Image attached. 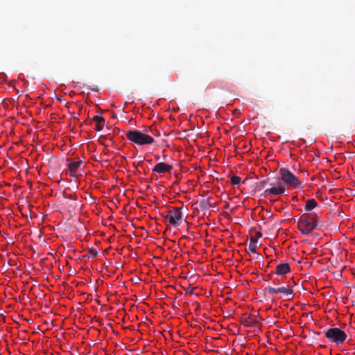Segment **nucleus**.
Listing matches in <instances>:
<instances>
[{
    "mask_svg": "<svg viewBox=\"0 0 355 355\" xmlns=\"http://www.w3.org/2000/svg\"><path fill=\"white\" fill-rule=\"evenodd\" d=\"M318 216L316 214H304L297 221L299 230L304 235H308L312 230L317 228Z\"/></svg>",
    "mask_w": 355,
    "mask_h": 355,
    "instance_id": "1",
    "label": "nucleus"
},
{
    "mask_svg": "<svg viewBox=\"0 0 355 355\" xmlns=\"http://www.w3.org/2000/svg\"><path fill=\"white\" fill-rule=\"evenodd\" d=\"M125 136L129 141L140 146L149 145L154 142L153 137L139 130H128L125 132Z\"/></svg>",
    "mask_w": 355,
    "mask_h": 355,
    "instance_id": "2",
    "label": "nucleus"
},
{
    "mask_svg": "<svg viewBox=\"0 0 355 355\" xmlns=\"http://www.w3.org/2000/svg\"><path fill=\"white\" fill-rule=\"evenodd\" d=\"M324 334L331 342L337 345L344 343L347 337L346 333L338 327L330 328Z\"/></svg>",
    "mask_w": 355,
    "mask_h": 355,
    "instance_id": "3",
    "label": "nucleus"
},
{
    "mask_svg": "<svg viewBox=\"0 0 355 355\" xmlns=\"http://www.w3.org/2000/svg\"><path fill=\"white\" fill-rule=\"evenodd\" d=\"M279 174L281 175V180L293 188L297 187L301 184V182L298 180L297 176L287 168H281L279 169Z\"/></svg>",
    "mask_w": 355,
    "mask_h": 355,
    "instance_id": "4",
    "label": "nucleus"
},
{
    "mask_svg": "<svg viewBox=\"0 0 355 355\" xmlns=\"http://www.w3.org/2000/svg\"><path fill=\"white\" fill-rule=\"evenodd\" d=\"M268 292L270 295L275 294H282L287 300H291L293 296V291L288 286H283L281 287L275 288L274 286L268 285L266 287Z\"/></svg>",
    "mask_w": 355,
    "mask_h": 355,
    "instance_id": "5",
    "label": "nucleus"
},
{
    "mask_svg": "<svg viewBox=\"0 0 355 355\" xmlns=\"http://www.w3.org/2000/svg\"><path fill=\"white\" fill-rule=\"evenodd\" d=\"M162 215L165 218L168 219L169 223L173 226H176L182 217L181 209L178 207H173L166 214Z\"/></svg>",
    "mask_w": 355,
    "mask_h": 355,
    "instance_id": "6",
    "label": "nucleus"
},
{
    "mask_svg": "<svg viewBox=\"0 0 355 355\" xmlns=\"http://www.w3.org/2000/svg\"><path fill=\"white\" fill-rule=\"evenodd\" d=\"M172 168V165L166 164L164 162H159L154 166L153 171L157 173H170Z\"/></svg>",
    "mask_w": 355,
    "mask_h": 355,
    "instance_id": "7",
    "label": "nucleus"
},
{
    "mask_svg": "<svg viewBox=\"0 0 355 355\" xmlns=\"http://www.w3.org/2000/svg\"><path fill=\"white\" fill-rule=\"evenodd\" d=\"M285 191V188L283 186L279 185L278 187H274L270 189H268L265 191V194L270 196L276 195H281Z\"/></svg>",
    "mask_w": 355,
    "mask_h": 355,
    "instance_id": "8",
    "label": "nucleus"
},
{
    "mask_svg": "<svg viewBox=\"0 0 355 355\" xmlns=\"http://www.w3.org/2000/svg\"><path fill=\"white\" fill-rule=\"evenodd\" d=\"M82 164L83 162L80 160L69 163L68 165L69 175L71 177H76L77 175V170Z\"/></svg>",
    "mask_w": 355,
    "mask_h": 355,
    "instance_id": "9",
    "label": "nucleus"
},
{
    "mask_svg": "<svg viewBox=\"0 0 355 355\" xmlns=\"http://www.w3.org/2000/svg\"><path fill=\"white\" fill-rule=\"evenodd\" d=\"M290 272V266L287 263H280L276 266V275H283Z\"/></svg>",
    "mask_w": 355,
    "mask_h": 355,
    "instance_id": "10",
    "label": "nucleus"
},
{
    "mask_svg": "<svg viewBox=\"0 0 355 355\" xmlns=\"http://www.w3.org/2000/svg\"><path fill=\"white\" fill-rule=\"evenodd\" d=\"M93 121L96 122L95 130L96 131H101L105 125V119L103 116L96 115L93 117Z\"/></svg>",
    "mask_w": 355,
    "mask_h": 355,
    "instance_id": "11",
    "label": "nucleus"
},
{
    "mask_svg": "<svg viewBox=\"0 0 355 355\" xmlns=\"http://www.w3.org/2000/svg\"><path fill=\"white\" fill-rule=\"evenodd\" d=\"M243 323H244L245 326L251 327L256 326L258 322L255 319L254 316L249 315L243 319Z\"/></svg>",
    "mask_w": 355,
    "mask_h": 355,
    "instance_id": "12",
    "label": "nucleus"
},
{
    "mask_svg": "<svg viewBox=\"0 0 355 355\" xmlns=\"http://www.w3.org/2000/svg\"><path fill=\"white\" fill-rule=\"evenodd\" d=\"M317 205H318V203L313 198L309 199L306 202L304 209L306 211H311L312 209H313L315 207H316Z\"/></svg>",
    "mask_w": 355,
    "mask_h": 355,
    "instance_id": "13",
    "label": "nucleus"
},
{
    "mask_svg": "<svg viewBox=\"0 0 355 355\" xmlns=\"http://www.w3.org/2000/svg\"><path fill=\"white\" fill-rule=\"evenodd\" d=\"M257 239H255L254 237H251L248 245V250L252 252L255 253L257 252Z\"/></svg>",
    "mask_w": 355,
    "mask_h": 355,
    "instance_id": "14",
    "label": "nucleus"
},
{
    "mask_svg": "<svg viewBox=\"0 0 355 355\" xmlns=\"http://www.w3.org/2000/svg\"><path fill=\"white\" fill-rule=\"evenodd\" d=\"M269 179H265L257 183L256 187L258 190L263 189L265 186L268 184Z\"/></svg>",
    "mask_w": 355,
    "mask_h": 355,
    "instance_id": "15",
    "label": "nucleus"
},
{
    "mask_svg": "<svg viewBox=\"0 0 355 355\" xmlns=\"http://www.w3.org/2000/svg\"><path fill=\"white\" fill-rule=\"evenodd\" d=\"M241 182V178L236 175H233L231 178V183L232 184H239Z\"/></svg>",
    "mask_w": 355,
    "mask_h": 355,
    "instance_id": "16",
    "label": "nucleus"
},
{
    "mask_svg": "<svg viewBox=\"0 0 355 355\" xmlns=\"http://www.w3.org/2000/svg\"><path fill=\"white\" fill-rule=\"evenodd\" d=\"M88 253L89 254V257L95 258L98 254V251L94 248H90L88 250Z\"/></svg>",
    "mask_w": 355,
    "mask_h": 355,
    "instance_id": "17",
    "label": "nucleus"
},
{
    "mask_svg": "<svg viewBox=\"0 0 355 355\" xmlns=\"http://www.w3.org/2000/svg\"><path fill=\"white\" fill-rule=\"evenodd\" d=\"M261 236H262L261 232H257L255 234V236H253V237L258 239L261 238Z\"/></svg>",
    "mask_w": 355,
    "mask_h": 355,
    "instance_id": "18",
    "label": "nucleus"
},
{
    "mask_svg": "<svg viewBox=\"0 0 355 355\" xmlns=\"http://www.w3.org/2000/svg\"><path fill=\"white\" fill-rule=\"evenodd\" d=\"M272 284L274 285H279L280 284V280L279 279H275L273 281H272Z\"/></svg>",
    "mask_w": 355,
    "mask_h": 355,
    "instance_id": "19",
    "label": "nucleus"
},
{
    "mask_svg": "<svg viewBox=\"0 0 355 355\" xmlns=\"http://www.w3.org/2000/svg\"><path fill=\"white\" fill-rule=\"evenodd\" d=\"M207 202L205 201V200H202L201 202H200V206L201 207H203L204 208L206 207V205H207Z\"/></svg>",
    "mask_w": 355,
    "mask_h": 355,
    "instance_id": "20",
    "label": "nucleus"
},
{
    "mask_svg": "<svg viewBox=\"0 0 355 355\" xmlns=\"http://www.w3.org/2000/svg\"><path fill=\"white\" fill-rule=\"evenodd\" d=\"M57 99H58V101H60V102H62V99H61V98H60V97H58H58H57Z\"/></svg>",
    "mask_w": 355,
    "mask_h": 355,
    "instance_id": "21",
    "label": "nucleus"
},
{
    "mask_svg": "<svg viewBox=\"0 0 355 355\" xmlns=\"http://www.w3.org/2000/svg\"><path fill=\"white\" fill-rule=\"evenodd\" d=\"M190 294H191V295H193V289H191V291H190Z\"/></svg>",
    "mask_w": 355,
    "mask_h": 355,
    "instance_id": "22",
    "label": "nucleus"
},
{
    "mask_svg": "<svg viewBox=\"0 0 355 355\" xmlns=\"http://www.w3.org/2000/svg\"><path fill=\"white\" fill-rule=\"evenodd\" d=\"M156 159H159V157L157 156V157H155Z\"/></svg>",
    "mask_w": 355,
    "mask_h": 355,
    "instance_id": "23",
    "label": "nucleus"
},
{
    "mask_svg": "<svg viewBox=\"0 0 355 355\" xmlns=\"http://www.w3.org/2000/svg\"><path fill=\"white\" fill-rule=\"evenodd\" d=\"M156 135H157L159 136V135H160V133L156 132Z\"/></svg>",
    "mask_w": 355,
    "mask_h": 355,
    "instance_id": "24",
    "label": "nucleus"
},
{
    "mask_svg": "<svg viewBox=\"0 0 355 355\" xmlns=\"http://www.w3.org/2000/svg\"><path fill=\"white\" fill-rule=\"evenodd\" d=\"M156 135H157L159 136V135H160V133L156 132Z\"/></svg>",
    "mask_w": 355,
    "mask_h": 355,
    "instance_id": "25",
    "label": "nucleus"
}]
</instances>
